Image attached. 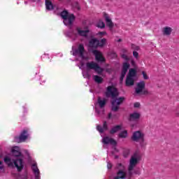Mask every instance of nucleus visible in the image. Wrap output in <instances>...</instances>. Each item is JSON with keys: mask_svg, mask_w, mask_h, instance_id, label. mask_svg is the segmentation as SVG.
Listing matches in <instances>:
<instances>
[{"mask_svg": "<svg viewBox=\"0 0 179 179\" xmlns=\"http://www.w3.org/2000/svg\"><path fill=\"white\" fill-rule=\"evenodd\" d=\"M106 97H111L112 100L110 103L112 104L111 110L112 111L117 112L120 110V106L124 103V100H125V97L121 96L117 99L118 96H120V93L118 92V90L115 88L114 86H108L106 88V92H105Z\"/></svg>", "mask_w": 179, "mask_h": 179, "instance_id": "f257e3e1", "label": "nucleus"}, {"mask_svg": "<svg viewBox=\"0 0 179 179\" xmlns=\"http://www.w3.org/2000/svg\"><path fill=\"white\" fill-rule=\"evenodd\" d=\"M4 162L9 167H13V166H15L18 171H21L23 169V159H22V158L13 159V158L11 157H6L4 159Z\"/></svg>", "mask_w": 179, "mask_h": 179, "instance_id": "f03ea898", "label": "nucleus"}, {"mask_svg": "<svg viewBox=\"0 0 179 179\" xmlns=\"http://www.w3.org/2000/svg\"><path fill=\"white\" fill-rule=\"evenodd\" d=\"M61 17L64 20V23L66 26H72L73 22H75V15L70 14L68 10H64L60 13Z\"/></svg>", "mask_w": 179, "mask_h": 179, "instance_id": "7ed1b4c3", "label": "nucleus"}, {"mask_svg": "<svg viewBox=\"0 0 179 179\" xmlns=\"http://www.w3.org/2000/svg\"><path fill=\"white\" fill-rule=\"evenodd\" d=\"M145 87H146V83L145 81L138 83L135 88L136 94H149V92L145 90Z\"/></svg>", "mask_w": 179, "mask_h": 179, "instance_id": "20e7f679", "label": "nucleus"}, {"mask_svg": "<svg viewBox=\"0 0 179 179\" xmlns=\"http://www.w3.org/2000/svg\"><path fill=\"white\" fill-rule=\"evenodd\" d=\"M87 69H93L98 73V75H101L104 69H103L99 64L94 62H87L86 64Z\"/></svg>", "mask_w": 179, "mask_h": 179, "instance_id": "39448f33", "label": "nucleus"}, {"mask_svg": "<svg viewBox=\"0 0 179 179\" xmlns=\"http://www.w3.org/2000/svg\"><path fill=\"white\" fill-rule=\"evenodd\" d=\"M29 131L27 130H23L19 136H15L14 138L15 142L17 143H22L25 142L27 138H29Z\"/></svg>", "mask_w": 179, "mask_h": 179, "instance_id": "423d86ee", "label": "nucleus"}, {"mask_svg": "<svg viewBox=\"0 0 179 179\" xmlns=\"http://www.w3.org/2000/svg\"><path fill=\"white\" fill-rule=\"evenodd\" d=\"M30 166L35 179H41L40 169H38V166H37V162L33 161L30 163Z\"/></svg>", "mask_w": 179, "mask_h": 179, "instance_id": "0eeeda50", "label": "nucleus"}, {"mask_svg": "<svg viewBox=\"0 0 179 179\" xmlns=\"http://www.w3.org/2000/svg\"><path fill=\"white\" fill-rule=\"evenodd\" d=\"M143 138H145V134L141 131H136L133 133L131 141L134 142H139V141L143 139Z\"/></svg>", "mask_w": 179, "mask_h": 179, "instance_id": "6e6552de", "label": "nucleus"}, {"mask_svg": "<svg viewBox=\"0 0 179 179\" xmlns=\"http://www.w3.org/2000/svg\"><path fill=\"white\" fill-rule=\"evenodd\" d=\"M119 171L117 173V177H115V179H124L125 178V168L124 165L119 164H118Z\"/></svg>", "mask_w": 179, "mask_h": 179, "instance_id": "1a4fd4ad", "label": "nucleus"}, {"mask_svg": "<svg viewBox=\"0 0 179 179\" xmlns=\"http://www.w3.org/2000/svg\"><path fill=\"white\" fill-rule=\"evenodd\" d=\"M103 15L106 23V26H108L110 30H113V27H114V23L113 22V20H111V18H110V15H108V14L105 12L103 13Z\"/></svg>", "mask_w": 179, "mask_h": 179, "instance_id": "9d476101", "label": "nucleus"}, {"mask_svg": "<svg viewBox=\"0 0 179 179\" xmlns=\"http://www.w3.org/2000/svg\"><path fill=\"white\" fill-rule=\"evenodd\" d=\"M138 120H141V113L138 112H134L129 116V121L131 122H136Z\"/></svg>", "mask_w": 179, "mask_h": 179, "instance_id": "9b49d317", "label": "nucleus"}, {"mask_svg": "<svg viewBox=\"0 0 179 179\" xmlns=\"http://www.w3.org/2000/svg\"><path fill=\"white\" fill-rule=\"evenodd\" d=\"M93 54L95 55V59H96V61L99 62H104V61H106V59L103 57V54H101L100 51L97 50H93Z\"/></svg>", "mask_w": 179, "mask_h": 179, "instance_id": "f8f14e48", "label": "nucleus"}, {"mask_svg": "<svg viewBox=\"0 0 179 179\" xmlns=\"http://www.w3.org/2000/svg\"><path fill=\"white\" fill-rule=\"evenodd\" d=\"M11 153L14 157H20L22 156V152L20 151V148L18 146H14L11 148Z\"/></svg>", "mask_w": 179, "mask_h": 179, "instance_id": "ddd939ff", "label": "nucleus"}, {"mask_svg": "<svg viewBox=\"0 0 179 179\" xmlns=\"http://www.w3.org/2000/svg\"><path fill=\"white\" fill-rule=\"evenodd\" d=\"M103 143L105 144V145H113V146H115L117 145V141H115V140H114V138H110V137H104L103 138Z\"/></svg>", "mask_w": 179, "mask_h": 179, "instance_id": "4468645a", "label": "nucleus"}, {"mask_svg": "<svg viewBox=\"0 0 179 179\" xmlns=\"http://www.w3.org/2000/svg\"><path fill=\"white\" fill-rule=\"evenodd\" d=\"M138 164V158L133 157L130 159V164L129 166V171L131 173L132 170H134V167H135Z\"/></svg>", "mask_w": 179, "mask_h": 179, "instance_id": "2eb2a0df", "label": "nucleus"}, {"mask_svg": "<svg viewBox=\"0 0 179 179\" xmlns=\"http://www.w3.org/2000/svg\"><path fill=\"white\" fill-rule=\"evenodd\" d=\"M97 103L101 108H104V107H106V104H107V99H101V97L99 96Z\"/></svg>", "mask_w": 179, "mask_h": 179, "instance_id": "dca6fc26", "label": "nucleus"}, {"mask_svg": "<svg viewBox=\"0 0 179 179\" xmlns=\"http://www.w3.org/2000/svg\"><path fill=\"white\" fill-rule=\"evenodd\" d=\"M90 46L92 48H97L99 47V39L92 38L90 41Z\"/></svg>", "mask_w": 179, "mask_h": 179, "instance_id": "f3484780", "label": "nucleus"}, {"mask_svg": "<svg viewBox=\"0 0 179 179\" xmlns=\"http://www.w3.org/2000/svg\"><path fill=\"white\" fill-rule=\"evenodd\" d=\"M76 30L79 36H81L83 37H87V34L90 31H89V29L82 30L80 29V28H77Z\"/></svg>", "mask_w": 179, "mask_h": 179, "instance_id": "a211bd4d", "label": "nucleus"}, {"mask_svg": "<svg viewBox=\"0 0 179 179\" xmlns=\"http://www.w3.org/2000/svg\"><path fill=\"white\" fill-rule=\"evenodd\" d=\"M125 85L127 87L134 86V85H135V80H134V78L132 77L127 76Z\"/></svg>", "mask_w": 179, "mask_h": 179, "instance_id": "6ab92c4d", "label": "nucleus"}, {"mask_svg": "<svg viewBox=\"0 0 179 179\" xmlns=\"http://www.w3.org/2000/svg\"><path fill=\"white\" fill-rule=\"evenodd\" d=\"M76 54H79L80 57H83V53L85 52V46L80 44L78 46V49L76 50Z\"/></svg>", "mask_w": 179, "mask_h": 179, "instance_id": "aec40b11", "label": "nucleus"}, {"mask_svg": "<svg viewBox=\"0 0 179 179\" xmlns=\"http://www.w3.org/2000/svg\"><path fill=\"white\" fill-rule=\"evenodd\" d=\"M122 129V127L121 125H116L110 129V134H111L113 135V134L118 132V131H121Z\"/></svg>", "mask_w": 179, "mask_h": 179, "instance_id": "412c9836", "label": "nucleus"}, {"mask_svg": "<svg viewBox=\"0 0 179 179\" xmlns=\"http://www.w3.org/2000/svg\"><path fill=\"white\" fill-rule=\"evenodd\" d=\"M45 8L47 10H52V9H54L52 2L50 0H45Z\"/></svg>", "mask_w": 179, "mask_h": 179, "instance_id": "4be33fe9", "label": "nucleus"}, {"mask_svg": "<svg viewBox=\"0 0 179 179\" xmlns=\"http://www.w3.org/2000/svg\"><path fill=\"white\" fill-rule=\"evenodd\" d=\"M130 64L128 62H124L122 67V72L127 73L129 69Z\"/></svg>", "mask_w": 179, "mask_h": 179, "instance_id": "5701e85b", "label": "nucleus"}, {"mask_svg": "<svg viewBox=\"0 0 179 179\" xmlns=\"http://www.w3.org/2000/svg\"><path fill=\"white\" fill-rule=\"evenodd\" d=\"M171 31H173V29L170 27H166L164 28L163 32L165 36H170V34H171Z\"/></svg>", "mask_w": 179, "mask_h": 179, "instance_id": "b1692460", "label": "nucleus"}, {"mask_svg": "<svg viewBox=\"0 0 179 179\" xmlns=\"http://www.w3.org/2000/svg\"><path fill=\"white\" fill-rule=\"evenodd\" d=\"M127 76L129 78H135V76H136V69H130L129 70V73H128Z\"/></svg>", "mask_w": 179, "mask_h": 179, "instance_id": "393cba45", "label": "nucleus"}, {"mask_svg": "<svg viewBox=\"0 0 179 179\" xmlns=\"http://www.w3.org/2000/svg\"><path fill=\"white\" fill-rule=\"evenodd\" d=\"M94 80L99 84L103 83V78L99 76H94Z\"/></svg>", "mask_w": 179, "mask_h": 179, "instance_id": "a878e982", "label": "nucleus"}, {"mask_svg": "<svg viewBox=\"0 0 179 179\" xmlns=\"http://www.w3.org/2000/svg\"><path fill=\"white\" fill-rule=\"evenodd\" d=\"M106 43L107 39L106 38H102L101 41L98 40V47H103Z\"/></svg>", "mask_w": 179, "mask_h": 179, "instance_id": "bb28decb", "label": "nucleus"}, {"mask_svg": "<svg viewBox=\"0 0 179 179\" xmlns=\"http://www.w3.org/2000/svg\"><path fill=\"white\" fill-rule=\"evenodd\" d=\"M119 138H125L127 136H128V131L127 130H124L122 132H120L118 135Z\"/></svg>", "mask_w": 179, "mask_h": 179, "instance_id": "cd10ccee", "label": "nucleus"}, {"mask_svg": "<svg viewBox=\"0 0 179 179\" xmlns=\"http://www.w3.org/2000/svg\"><path fill=\"white\" fill-rule=\"evenodd\" d=\"M96 27H99V29H104V27H106V24L100 20L96 24Z\"/></svg>", "mask_w": 179, "mask_h": 179, "instance_id": "c85d7f7f", "label": "nucleus"}, {"mask_svg": "<svg viewBox=\"0 0 179 179\" xmlns=\"http://www.w3.org/2000/svg\"><path fill=\"white\" fill-rule=\"evenodd\" d=\"M138 141H140V146H141V148H145V146H146L147 143L146 142H145V137H143Z\"/></svg>", "mask_w": 179, "mask_h": 179, "instance_id": "c756f323", "label": "nucleus"}, {"mask_svg": "<svg viewBox=\"0 0 179 179\" xmlns=\"http://www.w3.org/2000/svg\"><path fill=\"white\" fill-rule=\"evenodd\" d=\"M96 129L97 131H99V132H100V134H103V132H104V129L103 128V127L98 125L96 127Z\"/></svg>", "mask_w": 179, "mask_h": 179, "instance_id": "7c9ffc66", "label": "nucleus"}, {"mask_svg": "<svg viewBox=\"0 0 179 179\" xmlns=\"http://www.w3.org/2000/svg\"><path fill=\"white\" fill-rule=\"evenodd\" d=\"M142 75L145 80H148V79H149V76H148V74L146 73V72L142 71Z\"/></svg>", "mask_w": 179, "mask_h": 179, "instance_id": "2f4dec72", "label": "nucleus"}, {"mask_svg": "<svg viewBox=\"0 0 179 179\" xmlns=\"http://www.w3.org/2000/svg\"><path fill=\"white\" fill-rule=\"evenodd\" d=\"M110 55L112 57V58H117L118 56L117 55V53L114 51H111L110 52Z\"/></svg>", "mask_w": 179, "mask_h": 179, "instance_id": "473e14b6", "label": "nucleus"}, {"mask_svg": "<svg viewBox=\"0 0 179 179\" xmlns=\"http://www.w3.org/2000/svg\"><path fill=\"white\" fill-rule=\"evenodd\" d=\"M102 128L103 129V131H107V129H108V127L107 126V122H103V126Z\"/></svg>", "mask_w": 179, "mask_h": 179, "instance_id": "72a5a7b5", "label": "nucleus"}, {"mask_svg": "<svg viewBox=\"0 0 179 179\" xmlns=\"http://www.w3.org/2000/svg\"><path fill=\"white\" fill-rule=\"evenodd\" d=\"M122 58L124 59L125 61H129V57L125 54L122 55Z\"/></svg>", "mask_w": 179, "mask_h": 179, "instance_id": "f704fd0d", "label": "nucleus"}, {"mask_svg": "<svg viewBox=\"0 0 179 179\" xmlns=\"http://www.w3.org/2000/svg\"><path fill=\"white\" fill-rule=\"evenodd\" d=\"M131 157H139V150H136Z\"/></svg>", "mask_w": 179, "mask_h": 179, "instance_id": "c9c22d12", "label": "nucleus"}, {"mask_svg": "<svg viewBox=\"0 0 179 179\" xmlns=\"http://www.w3.org/2000/svg\"><path fill=\"white\" fill-rule=\"evenodd\" d=\"M125 75H127V73H124L122 71L121 76H120V80H124V78H125Z\"/></svg>", "mask_w": 179, "mask_h": 179, "instance_id": "e433bc0d", "label": "nucleus"}, {"mask_svg": "<svg viewBox=\"0 0 179 179\" xmlns=\"http://www.w3.org/2000/svg\"><path fill=\"white\" fill-rule=\"evenodd\" d=\"M134 108H139V107H141V103L139 102H136L134 103Z\"/></svg>", "mask_w": 179, "mask_h": 179, "instance_id": "4c0bfd02", "label": "nucleus"}, {"mask_svg": "<svg viewBox=\"0 0 179 179\" xmlns=\"http://www.w3.org/2000/svg\"><path fill=\"white\" fill-rule=\"evenodd\" d=\"M129 155V150H125L124 151V157H127V156Z\"/></svg>", "mask_w": 179, "mask_h": 179, "instance_id": "58836bf2", "label": "nucleus"}, {"mask_svg": "<svg viewBox=\"0 0 179 179\" xmlns=\"http://www.w3.org/2000/svg\"><path fill=\"white\" fill-rule=\"evenodd\" d=\"M112 167H113V164H111V162H107V169H108V170H110V169H111Z\"/></svg>", "mask_w": 179, "mask_h": 179, "instance_id": "ea45409f", "label": "nucleus"}, {"mask_svg": "<svg viewBox=\"0 0 179 179\" xmlns=\"http://www.w3.org/2000/svg\"><path fill=\"white\" fill-rule=\"evenodd\" d=\"M133 55L135 58H138L139 57V53H138V52H136V51H134Z\"/></svg>", "mask_w": 179, "mask_h": 179, "instance_id": "a19ab883", "label": "nucleus"}, {"mask_svg": "<svg viewBox=\"0 0 179 179\" xmlns=\"http://www.w3.org/2000/svg\"><path fill=\"white\" fill-rule=\"evenodd\" d=\"M4 166H3V163L2 162L0 161V171H2V170H3L4 169Z\"/></svg>", "mask_w": 179, "mask_h": 179, "instance_id": "79ce46f5", "label": "nucleus"}, {"mask_svg": "<svg viewBox=\"0 0 179 179\" xmlns=\"http://www.w3.org/2000/svg\"><path fill=\"white\" fill-rule=\"evenodd\" d=\"M99 36H104V34H107L106 31H100L98 33Z\"/></svg>", "mask_w": 179, "mask_h": 179, "instance_id": "37998d69", "label": "nucleus"}, {"mask_svg": "<svg viewBox=\"0 0 179 179\" xmlns=\"http://www.w3.org/2000/svg\"><path fill=\"white\" fill-rule=\"evenodd\" d=\"M106 72H107L108 73H111V72H113V69H106Z\"/></svg>", "mask_w": 179, "mask_h": 179, "instance_id": "c03bdc74", "label": "nucleus"}, {"mask_svg": "<svg viewBox=\"0 0 179 179\" xmlns=\"http://www.w3.org/2000/svg\"><path fill=\"white\" fill-rule=\"evenodd\" d=\"M112 115L111 113H108V118H111Z\"/></svg>", "mask_w": 179, "mask_h": 179, "instance_id": "a18cd8bd", "label": "nucleus"}, {"mask_svg": "<svg viewBox=\"0 0 179 179\" xmlns=\"http://www.w3.org/2000/svg\"><path fill=\"white\" fill-rule=\"evenodd\" d=\"M135 50H136V51H138V50H139V46H136Z\"/></svg>", "mask_w": 179, "mask_h": 179, "instance_id": "49530a36", "label": "nucleus"}, {"mask_svg": "<svg viewBox=\"0 0 179 179\" xmlns=\"http://www.w3.org/2000/svg\"><path fill=\"white\" fill-rule=\"evenodd\" d=\"M77 9H78V10H80V7H79V5H78V4H77Z\"/></svg>", "mask_w": 179, "mask_h": 179, "instance_id": "de8ad7c7", "label": "nucleus"}, {"mask_svg": "<svg viewBox=\"0 0 179 179\" xmlns=\"http://www.w3.org/2000/svg\"><path fill=\"white\" fill-rule=\"evenodd\" d=\"M27 157H30V154H29V152H27Z\"/></svg>", "mask_w": 179, "mask_h": 179, "instance_id": "09e8293b", "label": "nucleus"}, {"mask_svg": "<svg viewBox=\"0 0 179 179\" xmlns=\"http://www.w3.org/2000/svg\"><path fill=\"white\" fill-rule=\"evenodd\" d=\"M117 41L120 43V42L122 41V39H119Z\"/></svg>", "mask_w": 179, "mask_h": 179, "instance_id": "8fccbe9b", "label": "nucleus"}, {"mask_svg": "<svg viewBox=\"0 0 179 179\" xmlns=\"http://www.w3.org/2000/svg\"><path fill=\"white\" fill-rule=\"evenodd\" d=\"M135 62L134 61L131 62L132 65H134Z\"/></svg>", "mask_w": 179, "mask_h": 179, "instance_id": "3c124183", "label": "nucleus"}, {"mask_svg": "<svg viewBox=\"0 0 179 179\" xmlns=\"http://www.w3.org/2000/svg\"><path fill=\"white\" fill-rule=\"evenodd\" d=\"M0 157H2V155H0Z\"/></svg>", "mask_w": 179, "mask_h": 179, "instance_id": "603ef678", "label": "nucleus"}, {"mask_svg": "<svg viewBox=\"0 0 179 179\" xmlns=\"http://www.w3.org/2000/svg\"><path fill=\"white\" fill-rule=\"evenodd\" d=\"M134 45H132V47H134Z\"/></svg>", "mask_w": 179, "mask_h": 179, "instance_id": "864d4df0", "label": "nucleus"}, {"mask_svg": "<svg viewBox=\"0 0 179 179\" xmlns=\"http://www.w3.org/2000/svg\"><path fill=\"white\" fill-rule=\"evenodd\" d=\"M59 1H63V0H59Z\"/></svg>", "mask_w": 179, "mask_h": 179, "instance_id": "5fc2aeb1", "label": "nucleus"}]
</instances>
